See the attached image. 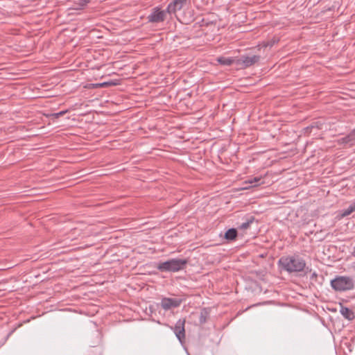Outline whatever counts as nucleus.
Here are the masks:
<instances>
[{
	"mask_svg": "<svg viewBox=\"0 0 355 355\" xmlns=\"http://www.w3.org/2000/svg\"><path fill=\"white\" fill-rule=\"evenodd\" d=\"M278 265L288 273H297L304 270L306 263L302 257L293 254L281 257L278 261Z\"/></svg>",
	"mask_w": 355,
	"mask_h": 355,
	"instance_id": "obj_1",
	"label": "nucleus"
},
{
	"mask_svg": "<svg viewBox=\"0 0 355 355\" xmlns=\"http://www.w3.org/2000/svg\"><path fill=\"white\" fill-rule=\"evenodd\" d=\"M188 261L186 259H171L157 264V268L160 272H176L185 268Z\"/></svg>",
	"mask_w": 355,
	"mask_h": 355,
	"instance_id": "obj_2",
	"label": "nucleus"
},
{
	"mask_svg": "<svg viewBox=\"0 0 355 355\" xmlns=\"http://www.w3.org/2000/svg\"><path fill=\"white\" fill-rule=\"evenodd\" d=\"M331 287L336 291H345L354 288V281L349 277L338 276L331 281Z\"/></svg>",
	"mask_w": 355,
	"mask_h": 355,
	"instance_id": "obj_3",
	"label": "nucleus"
},
{
	"mask_svg": "<svg viewBox=\"0 0 355 355\" xmlns=\"http://www.w3.org/2000/svg\"><path fill=\"white\" fill-rule=\"evenodd\" d=\"M259 55H241L239 59L236 60V64L241 68L245 69L250 67L260 60Z\"/></svg>",
	"mask_w": 355,
	"mask_h": 355,
	"instance_id": "obj_4",
	"label": "nucleus"
},
{
	"mask_svg": "<svg viewBox=\"0 0 355 355\" xmlns=\"http://www.w3.org/2000/svg\"><path fill=\"white\" fill-rule=\"evenodd\" d=\"M184 324L185 320L180 319L177 321L174 327H171L181 344H183L185 341Z\"/></svg>",
	"mask_w": 355,
	"mask_h": 355,
	"instance_id": "obj_5",
	"label": "nucleus"
},
{
	"mask_svg": "<svg viewBox=\"0 0 355 355\" xmlns=\"http://www.w3.org/2000/svg\"><path fill=\"white\" fill-rule=\"evenodd\" d=\"M166 10H161L159 8H154L153 12L148 16V21L152 23H159L165 20L166 17Z\"/></svg>",
	"mask_w": 355,
	"mask_h": 355,
	"instance_id": "obj_6",
	"label": "nucleus"
},
{
	"mask_svg": "<svg viewBox=\"0 0 355 355\" xmlns=\"http://www.w3.org/2000/svg\"><path fill=\"white\" fill-rule=\"evenodd\" d=\"M182 300L180 298L164 297L161 301V306L164 310L180 306Z\"/></svg>",
	"mask_w": 355,
	"mask_h": 355,
	"instance_id": "obj_7",
	"label": "nucleus"
},
{
	"mask_svg": "<svg viewBox=\"0 0 355 355\" xmlns=\"http://www.w3.org/2000/svg\"><path fill=\"white\" fill-rule=\"evenodd\" d=\"M188 0H173L168 5L167 12L168 13H175L177 10H181L187 3Z\"/></svg>",
	"mask_w": 355,
	"mask_h": 355,
	"instance_id": "obj_8",
	"label": "nucleus"
},
{
	"mask_svg": "<svg viewBox=\"0 0 355 355\" xmlns=\"http://www.w3.org/2000/svg\"><path fill=\"white\" fill-rule=\"evenodd\" d=\"M340 311L342 315L345 317L346 319L352 320L354 318L353 311L347 307L342 306Z\"/></svg>",
	"mask_w": 355,
	"mask_h": 355,
	"instance_id": "obj_9",
	"label": "nucleus"
},
{
	"mask_svg": "<svg viewBox=\"0 0 355 355\" xmlns=\"http://www.w3.org/2000/svg\"><path fill=\"white\" fill-rule=\"evenodd\" d=\"M217 61L218 63L224 66H230L234 62H236V60L234 58L227 57H219L217 58Z\"/></svg>",
	"mask_w": 355,
	"mask_h": 355,
	"instance_id": "obj_10",
	"label": "nucleus"
},
{
	"mask_svg": "<svg viewBox=\"0 0 355 355\" xmlns=\"http://www.w3.org/2000/svg\"><path fill=\"white\" fill-rule=\"evenodd\" d=\"M237 236V230L234 228L229 229L225 234V239L228 241H234Z\"/></svg>",
	"mask_w": 355,
	"mask_h": 355,
	"instance_id": "obj_11",
	"label": "nucleus"
},
{
	"mask_svg": "<svg viewBox=\"0 0 355 355\" xmlns=\"http://www.w3.org/2000/svg\"><path fill=\"white\" fill-rule=\"evenodd\" d=\"M355 211V202H352L347 208L343 210L342 215L347 216Z\"/></svg>",
	"mask_w": 355,
	"mask_h": 355,
	"instance_id": "obj_12",
	"label": "nucleus"
},
{
	"mask_svg": "<svg viewBox=\"0 0 355 355\" xmlns=\"http://www.w3.org/2000/svg\"><path fill=\"white\" fill-rule=\"evenodd\" d=\"M261 180V177H253V178H250L248 180L247 182L249 184H251L258 185L260 184L259 182Z\"/></svg>",
	"mask_w": 355,
	"mask_h": 355,
	"instance_id": "obj_13",
	"label": "nucleus"
},
{
	"mask_svg": "<svg viewBox=\"0 0 355 355\" xmlns=\"http://www.w3.org/2000/svg\"><path fill=\"white\" fill-rule=\"evenodd\" d=\"M252 220H248L247 222H245V223H243L241 225H240V229L241 230H245V229H248L250 225V223H252Z\"/></svg>",
	"mask_w": 355,
	"mask_h": 355,
	"instance_id": "obj_14",
	"label": "nucleus"
},
{
	"mask_svg": "<svg viewBox=\"0 0 355 355\" xmlns=\"http://www.w3.org/2000/svg\"><path fill=\"white\" fill-rule=\"evenodd\" d=\"M67 110L61 111V112L53 114L52 116L54 118L58 119L60 116H63L65 113H67Z\"/></svg>",
	"mask_w": 355,
	"mask_h": 355,
	"instance_id": "obj_15",
	"label": "nucleus"
},
{
	"mask_svg": "<svg viewBox=\"0 0 355 355\" xmlns=\"http://www.w3.org/2000/svg\"><path fill=\"white\" fill-rule=\"evenodd\" d=\"M79 1H80V4L82 6H85L87 5L92 0H79Z\"/></svg>",
	"mask_w": 355,
	"mask_h": 355,
	"instance_id": "obj_16",
	"label": "nucleus"
},
{
	"mask_svg": "<svg viewBox=\"0 0 355 355\" xmlns=\"http://www.w3.org/2000/svg\"><path fill=\"white\" fill-rule=\"evenodd\" d=\"M353 139H355V131L350 135Z\"/></svg>",
	"mask_w": 355,
	"mask_h": 355,
	"instance_id": "obj_17",
	"label": "nucleus"
},
{
	"mask_svg": "<svg viewBox=\"0 0 355 355\" xmlns=\"http://www.w3.org/2000/svg\"><path fill=\"white\" fill-rule=\"evenodd\" d=\"M353 256L355 257V245H354V250H353Z\"/></svg>",
	"mask_w": 355,
	"mask_h": 355,
	"instance_id": "obj_18",
	"label": "nucleus"
}]
</instances>
